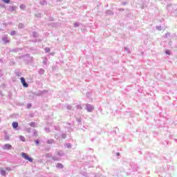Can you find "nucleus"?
<instances>
[{
	"instance_id": "1",
	"label": "nucleus",
	"mask_w": 177,
	"mask_h": 177,
	"mask_svg": "<svg viewBox=\"0 0 177 177\" xmlns=\"http://www.w3.org/2000/svg\"><path fill=\"white\" fill-rule=\"evenodd\" d=\"M21 156H22L23 158H24L25 160H27V161H29L30 162H32V158H30V156H28V155H27V153H21Z\"/></svg>"
},
{
	"instance_id": "2",
	"label": "nucleus",
	"mask_w": 177,
	"mask_h": 177,
	"mask_svg": "<svg viewBox=\"0 0 177 177\" xmlns=\"http://www.w3.org/2000/svg\"><path fill=\"white\" fill-rule=\"evenodd\" d=\"M21 82L24 88H28V84L26 82V79H24V77H21Z\"/></svg>"
},
{
	"instance_id": "3",
	"label": "nucleus",
	"mask_w": 177,
	"mask_h": 177,
	"mask_svg": "<svg viewBox=\"0 0 177 177\" xmlns=\"http://www.w3.org/2000/svg\"><path fill=\"white\" fill-rule=\"evenodd\" d=\"M3 149V150H12V145L10 144H6L4 145Z\"/></svg>"
},
{
	"instance_id": "4",
	"label": "nucleus",
	"mask_w": 177,
	"mask_h": 177,
	"mask_svg": "<svg viewBox=\"0 0 177 177\" xmlns=\"http://www.w3.org/2000/svg\"><path fill=\"white\" fill-rule=\"evenodd\" d=\"M0 174L2 175V176H5L6 175V171L3 169V168L1 167L0 168Z\"/></svg>"
},
{
	"instance_id": "5",
	"label": "nucleus",
	"mask_w": 177,
	"mask_h": 177,
	"mask_svg": "<svg viewBox=\"0 0 177 177\" xmlns=\"http://www.w3.org/2000/svg\"><path fill=\"white\" fill-rule=\"evenodd\" d=\"M17 127H19V123L17 122H13L12 127L14 128V129H16V128H17Z\"/></svg>"
},
{
	"instance_id": "6",
	"label": "nucleus",
	"mask_w": 177,
	"mask_h": 177,
	"mask_svg": "<svg viewBox=\"0 0 177 177\" xmlns=\"http://www.w3.org/2000/svg\"><path fill=\"white\" fill-rule=\"evenodd\" d=\"M19 138H20V140H21V142H26V138H24V136H21Z\"/></svg>"
},
{
	"instance_id": "7",
	"label": "nucleus",
	"mask_w": 177,
	"mask_h": 177,
	"mask_svg": "<svg viewBox=\"0 0 177 177\" xmlns=\"http://www.w3.org/2000/svg\"><path fill=\"white\" fill-rule=\"evenodd\" d=\"M45 52H46V53H49V52H50V48H49V47L46 48Z\"/></svg>"
},
{
	"instance_id": "8",
	"label": "nucleus",
	"mask_w": 177,
	"mask_h": 177,
	"mask_svg": "<svg viewBox=\"0 0 177 177\" xmlns=\"http://www.w3.org/2000/svg\"><path fill=\"white\" fill-rule=\"evenodd\" d=\"M56 167H57V168L62 169L64 166L61 163H58V164H57Z\"/></svg>"
},
{
	"instance_id": "9",
	"label": "nucleus",
	"mask_w": 177,
	"mask_h": 177,
	"mask_svg": "<svg viewBox=\"0 0 177 177\" xmlns=\"http://www.w3.org/2000/svg\"><path fill=\"white\" fill-rule=\"evenodd\" d=\"M4 3H10V0H2Z\"/></svg>"
},
{
	"instance_id": "10",
	"label": "nucleus",
	"mask_w": 177,
	"mask_h": 177,
	"mask_svg": "<svg viewBox=\"0 0 177 177\" xmlns=\"http://www.w3.org/2000/svg\"><path fill=\"white\" fill-rule=\"evenodd\" d=\"M3 41H5L6 44H9V40H8V37L4 38Z\"/></svg>"
},
{
	"instance_id": "11",
	"label": "nucleus",
	"mask_w": 177,
	"mask_h": 177,
	"mask_svg": "<svg viewBox=\"0 0 177 177\" xmlns=\"http://www.w3.org/2000/svg\"><path fill=\"white\" fill-rule=\"evenodd\" d=\"M16 35V31L15 30H12L11 32H10V35Z\"/></svg>"
},
{
	"instance_id": "12",
	"label": "nucleus",
	"mask_w": 177,
	"mask_h": 177,
	"mask_svg": "<svg viewBox=\"0 0 177 177\" xmlns=\"http://www.w3.org/2000/svg\"><path fill=\"white\" fill-rule=\"evenodd\" d=\"M6 171H12V169H11L10 168H9V167H7V168L6 169Z\"/></svg>"
},
{
	"instance_id": "13",
	"label": "nucleus",
	"mask_w": 177,
	"mask_h": 177,
	"mask_svg": "<svg viewBox=\"0 0 177 177\" xmlns=\"http://www.w3.org/2000/svg\"><path fill=\"white\" fill-rule=\"evenodd\" d=\"M35 142L36 145H39V140H35Z\"/></svg>"
},
{
	"instance_id": "14",
	"label": "nucleus",
	"mask_w": 177,
	"mask_h": 177,
	"mask_svg": "<svg viewBox=\"0 0 177 177\" xmlns=\"http://www.w3.org/2000/svg\"><path fill=\"white\" fill-rule=\"evenodd\" d=\"M87 110H88V111H91V110H93V108H91V109H89V108L87 107Z\"/></svg>"
},
{
	"instance_id": "15",
	"label": "nucleus",
	"mask_w": 177,
	"mask_h": 177,
	"mask_svg": "<svg viewBox=\"0 0 177 177\" xmlns=\"http://www.w3.org/2000/svg\"><path fill=\"white\" fill-rule=\"evenodd\" d=\"M167 55H169V51H166Z\"/></svg>"
},
{
	"instance_id": "16",
	"label": "nucleus",
	"mask_w": 177,
	"mask_h": 177,
	"mask_svg": "<svg viewBox=\"0 0 177 177\" xmlns=\"http://www.w3.org/2000/svg\"><path fill=\"white\" fill-rule=\"evenodd\" d=\"M116 154H117L118 157L120 156V153L118 152Z\"/></svg>"
},
{
	"instance_id": "17",
	"label": "nucleus",
	"mask_w": 177,
	"mask_h": 177,
	"mask_svg": "<svg viewBox=\"0 0 177 177\" xmlns=\"http://www.w3.org/2000/svg\"><path fill=\"white\" fill-rule=\"evenodd\" d=\"M23 6H24V5H21V6H20V8H21V7H23Z\"/></svg>"
}]
</instances>
